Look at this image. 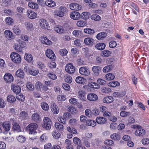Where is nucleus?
<instances>
[{"instance_id":"4be33fe9","label":"nucleus","mask_w":149,"mask_h":149,"mask_svg":"<svg viewBox=\"0 0 149 149\" xmlns=\"http://www.w3.org/2000/svg\"><path fill=\"white\" fill-rule=\"evenodd\" d=\"M54 31L57 33H62L64 32L65 30L63 27L59 25H57L54 28Z\"/></svg>"},{"instance_id":"393cba45","label":"nucleus","mask_w":149,"mask_h":149,"mask_svg":"<svg viewBox=\"0 0 149 149\" xmlns=\"http://www.w3.org/2000/svg\"><path fill=\"white\" fill-rule=\"evenodd\" d=\"M31 119L35 122H37L40 121V116L38 113H35L32 115Z\"/></svg>"},{"instance_id":"09e8293b","label":"nucleus","mask_w":149,"mask_h":149,"mask_svg":"<svg viewBox=\"0 0 149 149\" xmlns=\"http://www.w3.org/2000/svg\"><path fill=\"white\" fill-rule=\"evenodd\" d=\"M13 32L16 34H19L20 33V31L18 25H15L13 26Z\"/></svg>"},{"instance_id":"f704fd0d","label":"nucleus","mask_w":149,"mask_h":149,"mask_svg":"<svg viewBox=\"0 0 149 149\" xmlns=\"http://www.w3.org/2000/svg\"><path fill=\"white\" fill-rule=\"evenodd\" d=\"M75 81L77 83L82 84L84 83L85 80L83 77L78 76L76 78Z\"/></svg>"},{"instance_id":"dca6fc26","label":"nucleus","mask_w":149,"mask_h":149,"mask_svg":"<svg viewBox=\"0 0 149 149\" xmlns=\"http://www.w3.org/2000/svg\"><path fill=\"white\" fill-rule=\"evenodd\" d=\"M11 88L13 92L17 94H19L21 91V88L18 86L12 85L11 86Z\"/></svg>"},{"instance_id":"7ed1b4c3","label":"nucleus","mask_w":149,"mask_h":149,"mask_svg":"<svg viewBox=\"0 0 149 149\" xmlns=\"http://www.w3.org/2000/svg\"><path fill=\"white\" fill-rule=\"evenodd\" d=\"M67 11V8L65 7L61 6L59 7L58 10L54 12V15L61 17L64 16Z\"/></svg>"},{"instance_id":"9b49d317","label":"nucleus","mask_w":149,"mask_h":149,"mask_svg":"<svg viewBox=\"0 0 149 149\" xmlns=\"http://www.w3.org/2000/svg\"><path fill=\"white\" fill-rule=\"evenodd\" d=\"M46 56L51 59H53L55 58L56 56L53 52L50 49H47L46 51Z\"/></svg>"},{"instance_id":"c85d7f7f","label":"nucleus","mask_w":149,"mask_h":149,"mask_svg":"<svg viewBox=\"0 0 149 149\" xmlns=\"http://www.w3.org/2000/svg\"><path fill=\"white\" fill-rule=\"evenodd\" d=\"M41 42L42 43L47 45H50L52 44V42L45 37H43L42 38Z\"/></svg>"},{"instance_id":"2f4dec72","label":"nucleus","mask_w":149,"mask_h":149,"mask_svg":"<svg viewBox=\"0 0 149 149\" xmlns=\"http://www.w3.org/2000/svg\"><path fill=\"white\" fill-rule=\"evenodd\" d=\"M113 68V66L112 65H107L104 67L103 69L104 72H107L112 70Z\"/></svg>"},{"instance_id":"aec40b11","label":"nucleus","mask_w":149,"mask_h":149,"mask_svg":"<svg viewBox=\"0 0 149 149\" xmlns=\"http://www.w3.org/2000/svg\"><path fill=\"white\" fill-rule=\"evenodd\" d=\"M24 58L27 62L29 63H32L33 61L32 56L30 54L25 53Z\"/></svg>"},{"instance_id":"49530a36","label":"nucleus","mask_w":149,"mask_h":149,"mask_svg":"<svg viewBox=\"0 0 149 149\" xmlns=\"http://www.w3.org/2000/svg\"><path fill=\"white\" fill-rule=\"evenodd\" d=\"M111 54V52L108 50H104L101 53L102 56L104 57L109 56Z\"/></svg>"},{"instance_id":"6e6d98bb","label":"nucleus","mask_w":149,"mask_h":149,"mask_svg":"<svg viewBox=\"0 0 149 149\" xmlns=\"http://www.w3.org/2000/svg\"><path fill=\"white\" fill-rule=\"evenodd\" d=\"M91 19L95 21H97L101 19V17L98 15L94 14L92 15L91 17Z\"/></svg>"},{"instance_id":"0e129e2a","label":"nucleus","mask_w":149,"mask_h":149,"mask_svg":"<svg viewBox=\"0 0 149 149\" xmlns=\"http://www.w3.org/2000/svg\"><path fill=\"white\" fill-rule=\"evenodd\" d=\"M52 135L53 137L56 139L59 138L60 136V133L58 132H56V131H54L52 133Z\"/></svg>"},{"instance_id":"1a4fd4ad","label":"nucleus","mask_w":149,"mask_h":149,"mask_svg":"<svg viewBox=\"0 0 149 149\" xmlns=\"http://www.w3.org/2000/svg\"><path fill=\"white\" fill-rule=\"evenodd\" d=\"M4 80L7 83H10L13 80V77L11 74L8 73L6 74L3 77Z\"/></svg>"},{"instance_id":"c756f323","label":"nucleus","mask_w":149,"mask_h":149,"mask_svg":"<svg viewBox=\"0 0 149 149\" xmlns=\"http://www.w3.org/2000/svg\"><path fill=\"white\" fill-rule=\"evenodd\" d=\"M3 128L6 131H8L10 129V125L8 122L3 123L2 124Z\"/></svg>"},{"instance_id":"603ef678","label":"nucleus","mask_w":149,"mask_h":149,"mask_svg":"<svg viewBox=\"0 0 149 149\" xmlns=\"http://www.w3.org/2000/svg\"><path fill=\"white\" fill-rule=\"evenodd\" d=\"M19 116L22 119L27 118L28 117V114L26 111H22L19 114Z\"/></svg>"},{"instance_id":"423d86ee","label":"nucleus","mask_w":149,"mask_h":149,"mask_svg":"<svg viewBox=\"0 0 149 149\" xmlns=\"http://www.w3.org/2000/svg\"><path fill=\"white\" fill-rule=\"evenodd\" d=\"M65 71L68 73L72 74L75 71L74 67L72 64H68L65 67Z\"/></svg>"},{"instance_id":"ea45409f","label":"nucleus","mask_w":149,"mask_h":149,"mask_svg":"<svg viewBox=\"0 0 149 149\" xmlns=\"http://www.w3.org/2000/svg\"><path fill=\"white\" fill-rule=\"evenodd\" d=\"M41 106L42 109L45 111H48L49 109V106L48 104L45 102L41 103Z\"/></svg>"},{"instance_id":"c9c22d12","label":"nucleus","mask_w":149,"mask_h":149,"mask_svg":"<svg viewBox=\"0 0 149 149\" xmlns=\"http://www.w3.org/2000/svg\"><path fill=\"white\" fill-rule=\"evenodd\" d=\"M15 74L18 77L21 78H23L24 75V73L23 70L19 69L16 72Z\"/></svg>"},{"instance_id":"864d4df0","label":"nucleus","mask_w":149,"mask_h":149,"mask_svg":"<svg viewBox=\"0 0 149 149\" xmlns=\"http://www.w3.org/2000/svg\"><path fill=\"white\" fill-rule=\"evenodd\" d=\"M55 126L56 129L59 130H62L63 129V126L59 123H56Z\"/></svg>"},{"instance_id":"412c9836","label":"nucleus","mask_w":149,"mask_h":149,"mask_svg":"<svg viewBox=\"0 0 149 149\" xmlns=\"http://www.w3.org/2000/svg\"><path fill=\"white\" fill-rule=\"evenodd\" d=\"M40 26L43 29L46 28L48 26V23L45 19H40L39 21Z\"/></svg>"},{"instance_id":"de8ad7c7","label":"nucleus","mask_w":149,"mask_h":149,"mask_svg":"<svg viewBox=\"0 0 149 149\" xmlns=\"http://www.w3.org/2000/svg\"><path fill=\"white\" fill-rule=\"evenodd\" d=\"M86 124L87 125L92 126V127L95 126L96 124L95 121L91 120H89L86 121Z\"/></svg>"},{"instance_id":"774afa93","label":"nucleus","mask_w":149,"mask_h":149,"mask_svg":"<svg viewBox=\"0 0 149 149\" xmlns=\"http://www.w3.org/2000/svg\"><path fill=\"white\" fill-rule=\"evenodd\" d=\"M120 116L122 117H126L130 115V113L125 111H121L120 113Z\"/></svg>"},{"instance_id":"2eb2a0df","label":"nucleus","mask_w":149,"mask_h":149,"mask_svg":"<svg viewBox=\"0 0 149 149\" xmlns=\"http://www.w3.org/2000/svg\"><path fill=\"white\" fill-rule=\"evenodd\" d=\"M4 34L6 37L10 40L13 39L15 38V36L13 33L9 30H7L4 32Z\"/></svg>"},{"instance_id":"b1692460","label":"nucleus","mask_w":149,"mask_h":149,"mask_svg":"<svg viewBox=\"0 0 149 149\" xmlns=\"http://www.w3.org/2000/svg\"><path fill=\"white\" fill-rule=\"evenodd\" d=\"M106 46L105 44L103 43H98L96 44L94 47L97 49L99 50H103Z\"/></svg>"},{"instance_id":"0eeeda50","label":"nucleus","mask_w":149,"mask_h":149,"mask_svg":"<svg viewBox=\"0 0 149 149\" xmlns=\"http://www.w3.org/2000/svg\"><path fill=\"white\" fill-rule=\"evenodd\" d=\"M79 73L81 75L84 76H88L90 74L89 70L86 67H81L79 70Z\"/></svg>"},{"instance_id":"bb28decb","label":"nucleus","mask_w":149,"mask_h":149,"mask_svg":"<svg viewBox=\"0 0 149 149\" xmlns=\"http://www.w3.org/2000/svg\"><path fill=\"white\" fill-rule=\"evenodd\" d=\"M94 41V40L89 37L85 38L84 40V42L86 45L92 46Z\"/></svg>"},{"instance_id":"f03ea898","label":"nucleus","mask_w":149,"mask_h":149,"mask_svg":"<svg viewBox=\"0 0 149 149\" xmlns=\"http://www.w3.org/2000/svg\"><path fill=\"white\" fill-rule=\"evenodd\" d=\"M11 60L14 63H19L21 61V58L20 56L17 53L13 52L10 55Z\"/></svg>"},{"instance_id":"5fc2aeb1","label":"nucleus","mask_w":149,"mask_h":149,"mask_svg":"<svg viewBox=\"0 0 149 149\" xmlns=\"http://www.w3.org/2000/svg\"><path fill=\"white\" fill-rule=\"evenodd\" d=\"M73 140L74 143L77 145V146H78L81 144V140L77 137H74L73 139Z\"/></svg>"},{"instance_id":"20e7f679","label":"nucleus","mask_w":149,"mask_h":149,"mask_svg":"<svg viewBox=\"0 0 149 149\" xmlns=\"http://www.w3.org/2000/svg\"><path fill=\"white\" fill-rule=\"evenodd\" d=\"M37 127L38 125L36 123H33L28 125L26 127V129L30 134H32L36 132V130Z\"/></svg>"},{"instance_id":"a878e982","label":"nucleus","mask_w":149,"mask_h":149,"mask_svg":"<svg viewBox=\"0 0 149 149\" xmlns=\"http://www.w3.org/2000/svg\"><path fill=\"white\" fill-rule=\"evenodd\" d=\"M92 69L95 74L97 76L99 74L101 70V68L97 66H93Z\"/></svg>"},{"instance_id":"4d7b16f0","label":"nucleus","mask_w":149,"mask_h":149,"mask_svg":"<svg viewBox=\"0 0 149 149\" xmlns=\"http://www.w3.org/2000/svg\"><path fill=\"white\" fill-rule=\"evenodd\" d=\"M69 123L70 125L74 126L77 124V120L75 118L71 119L69 120Z\"/></svg>"},{"instance_id":"3c124183","label":"nucleus","mask_w":149,"mask_h":149,"mask_svg":"<svg viewBox=\"0 0 149 149\" xmlns=\"http://www.w3.org/2000/svg\"><path fill=\"white\" fill-rule=\"evenodd\" d=\"M67 130L69 132L72 133L73 134H76L77 133V130L72 127H67Z\"/></svg>"},{"instance_id":"5701e85b","label":"nucleus","mask_w":149,"mask_h":149,"mask_svg":"<svg viewBox=\"0 0 149 149\" xmlns=\"http://www.w3.org/2000/svg\"><path fill=\"white\" fill-rule=\"evenodd\" d=\"M78 97L82 101H85L86 98L85 97V93L83 91H79L78 93Z\"/></svg>"},{"instance_id":"e433bc0d","label":"nucleus","mask_w":149,"mask_h":149,"mask_svg":"<svg viewBox=\"0 0 149 149\" xmlns=\"http://www.w3.org/2000/svg\"><path fill=\"white\" fill-rule=\"evenodd\" d=\"M120 85V83L117 81H111L108 84L109 86L113 87H114L117 86H119Z\"/></svg>"},{"instance_id":"13d9d810","label":"nucleus","mask_w":149,"mask_h":149,"mask_svg":"<svg viewBox=\"0 0 149 149\" xmlns=\"http://www.w3.org/2000/svg\"><path fill=\"white\" fill-rule=\"evenodd\" d=\"M83 143V144L86 147L88 148L90 147V143L88 140L86 138L84 139Z\"/></svg>"},{"instance_id":"4c0bfd02","label":"nucleus","mask_w":149,"mask_h":149,"mask_svg":"<svg viewBox=\"0 0 149 149\" xmlns=\"http://www.w3.org/2000/svg\"><path fill=\"white\" fill-rule=\"evenodd\" d=\"M28 5L30 8L32 9H36L38 8V4L33 2H29Z\"/></svg>"},{"instance_id":"9d476101","label":"nucleus","mask_w":149,"mask_h":149,"mask_svg":"<svg viewBox=\"0 0 149 149\" xmlns=\"http://www.w3.org/2000/svg\"><path fill=\"white\" fill-rule=\"evenodd\" d=\"M70 17L74 20H78L80 18V14L78 12L74 11L71 12L70 14Z\"/></svg>"},{"instance_id":"052dcab7","label":"nucleus","mask_w":149,"mask_h":149,"mask_svg":"<svg viewBox=\"0 0 149 149\" xmlns=\"http://www.w3.org/2000/svg\"><path fill=\"white\" fill-rule=\"evenodd\" d=\"M47 76L50 79L55 80L57 78L56 76L54 74L52 73H49L47 74Z\"/></svg>"},{"instance_id":"338daca9","label":"nucleus","mask_w":149,"mask_h":149,"mask_svg":"<svg viewBox=\"0 0 149 149\" xmlns=\"http://www.w3.org/2000/svg\"><path fill=\"white\" fill-rule=\"evenodd\" d=\"M17 140L19 142L22 143L24 142L25 141V137L22 135L19 136L17 138Z\"/></svg>"},{"instance_id":"37998d69","label":"nucleus","mask_w":149,"mask_h":149,"mask_svg":"<svg viewBox=\"0 0 149 149\" xmlns=\"http://www.w3.org/2000/svg\"><path fill=\"white\" fill-rule=\"evenodd\" d=\"M7 100L9 102H13L15 101L16 99L14 96L11 95H10L8 96Z\"/></svg>"},{"instance_id":"6ab92c4d","label":"nucleus","mask_w":149,"mask_h":149,"mask_svg":"<svg viewBox=\"0 0 149 149\" xmlns=\"http://www.w3.org/2000/svg\"><path fill=\"white\" fill-rule=\"evenodd\" d=\"M114 99L111 96H109L104 97L103 99V102L106 103H110L113 102Z\"/></svg>"},{"instance_id":"cd10ccee","label":"nucleus","mask_w":149,"mask_h":149,"mask_svg":"<svg viewBox=\"0 0 149 149\" xmlns=\"http://www.w3.org/2000/svg\"><path fill=\"white\" fill-rule=\"evenodd\" d=\"M107 33L104 32L99 33L96 36L98 40H102L106 37Z\"/></svg>"},{"instance_id":"f3484780","label":"nucleus","mask_w":149,"mask_h":149,"mask_svg":"<svg viewBox=\"0 0 149 149\" xmlns=\"http://www.w3.org/2000/svg\"><path fill=\"white\" fill-rule=\"evenodd\" d=\"M107 119L105 118L101 117H97L96 118V122L99 124H104L106 123Z\"/></svg>"},{"instance_id":"bf43d9fd","label":"nucleus","mask_w":149,"mask_h":149,"mask_svg":"<svg viewBox=\"0 0 149 149\" xmlns=\"http://www.w3.org/2000/svg\"><path fill=\"white\" fill-rule=\"evenodd\" d=\"M25 25L26 28L27 29H29L32 28L33 27V25L32 24L29 22H25L24 23Z\"/></svg>"},{"instance_id":"a18cd8bd","label":"nucleus","mask_w":149,"mask_h":149,"mask_svg":"<svg viewBox=\"0 0 149 149\" xmlns=\"http://www.w3.org/2000/svg\"><path fill=\"white\" fill-rule=\"evenodd\" d=\"M27 88L31 91H33L34 89V86L31 82H27L26 84Z\"/></svg>"},{"instance_id":"39448f33","label":"nucleus","mask_w":149,"mask_h":149,"mask_svg":"<svg viewBox=\"0 0 149 149\" xmlns=\"http://www.w3.org/2000/svg\"><path fill=\"white\" fill-rule=\"evenodd\" d=\"M134 134L136 136H142L145 134L146 132L144 129H142L140 127L136 129L134 132Z\"/></svg>"},{"instance_id":"f257e3e1","label":"nucleus","mask_w":149,"mask_h":149,"mask_svg":"<svg viewBox=\"0 0 149 149\" xmlns=\"http://www.w3.org/2000/svg\"><path fill=\"white\" fill-rule=\"evenodd\" d=\"M52 121L48 117H45L43 119V124L42 125L43 127L46 130H49L51 127Z\"/></svg>"},{"instance_id":"58836bf2","label":"nucleus","mask_w":149,"mask_h":149,"mask_svg":"<svg viewBox=\"0 0 149 149\" xmlns=\"http://www.w3.org/2000/svg\"><path fill=\"white\" fill-rule=\"evenodd\" d=\"M110 138L116 141L119 140L120 138V135L117 133H114L110 136Z\"/></svg>"},{"instance_id":"4468645a","label":"nucleus","mask_w":149,"mask_h":149,"mask_svg":"<svg viewBox=\"0 0 149 149\" xmlns=\"http://www.w3.org/2000/svg\"><path fill=\"white\" fill-rule=\"evenodd\" d=\"M51 109L53 113L57 114L59 112V110L57 106L54 103H51Z\"/></svg>"},{"instance_id":"a19ab883","label":"nucleus","mask_w":149,"mask_h":149,"mask_svg":"<svg viewBox=\"0 0 149 149\" xmlns=\"http://www.w3.org/2000/svg\"><path fill=\"white\" fill-rule=\"evenodd\" d=\"M68 111L72 114H75L77 113L76 109L72 106H70L68 108Z\"/></svg>"},{"instance_id":"8fccbe9b","label":"nucleus","mask_w":149,"mask_h":149,"mask_svg":"<svg viewBox=\"0 0 149 149\" xmlns=\"http://www.w3.org/2000/svg\"><path fill=\"white\" fill-rule=\"evenodd\" d=\"M16 97L17 100L22 102H24V97L22 93H20L19 94H17L16 96Z\"/></svg>"},{"instance_id":"ddd939ff","label":"nucleus","mask_w":149,"mask_h":149,"mask_svg":"<svg viewBox=\"0 0 149 149\" xmlns=\"http://www.w3.org/2000/svg\"><path fill=\"white\" fill-rule=\"evenodd\" d=\"M26 15L29 18L31 19L36 18L37 17L36 13L31 10H27Z\"/></svg>"},{"instance_id":"e2e57ef3","label":"nucleus","mask_w":149,"mask_h":149,"mask_svg":"<svg viewBox=\"0 0 149 149\" xmlns=\"http://www.w3.org/2000/svg\"><path fill=\"white\" fill-rule=\"evenodd\" d=\"M85 23L84 21L80 20L78 21L77 23V26L79 27L84 26H85Z\"/></svg>"},{"instance_id":"6e6552de","label":"nucleus","mask_w":149,"mask_h":149,"mask_svg":"<svg viewBox=\"0 0 149 149\" xmlns=\"http://www.w3.org/2000/svg\"><path fill=\"white\" fill-rule=\"evenodd\" d=\"M69 7L70 9L76 11L80 10L82 8V6L81 5L76 3L70 4Z\"/></svg>"},{"instance_id":"69168bd1","label":"nucleus","mask_w":149,"mask_h":149,"mask_svg":"<svg viewBox=\"0 0 149 149\" xmlns=\"http://www.w3.org/2000/svg\"><path fill=\"white\" fill-rule=\"evenodd\" d=\"M81 18L83 19H86L88 18V12H83L81 14Z\"/></svg>"},{"instance_id":"680f3d73","label":"nucleus","mask_w":149,"mask_h":149,"mask_svg":"<svg viewBox=\"0 0 149 149\" xmlns=\"http://www.w3.org/2000/svg\"><path fill=\"white\" fill-rule=\"evenodd\" d=\"M5 21L8 24H11L13 22V19L11 17H8L6 18Z\"/></svg>"},{"instance_id":"72a5a7b5","label":"nucleus","mask_w":149,"mask_h":149,"mask_svg":"<svg viewBox=\"0 0 149 149\" xmlns=\"http://www.w3.org/2000/svg\"><path fill=\"white\" fill-rule=\"evenodd\" d=\"M45 4L49 7H52L56 6L55 2L52 0H47L45 2Z\"/></svg>"},{"instance_id":"c03bdc74","label":"nucleus","mask_w":149,"mask_h":149,"mask_svg":"<svg viewBox=\"0 0 149 149\" xmlns=\"http://www.w3.org/2000/svg\"><path fill=\"white\" fill-rule=\"evenodd\" d=\"M106 79L108 80H112L114 79L115 76L114 75L111 73H108L105 75Z\"/></svg>"},{"instance_id":"f8f14e48","label":"nucleus","mask_w":149,"mask_h":149,"mask_svg":"<svg viewBox=\"0 0 149 149\" xmlns=\"http://www.w3.org/2000/svg\"><path fill=\"white\" fill-rule=\"evenodd\" d=\"M87 98L88 100L91 101H95L98 99V96L94 93H90L88 94Z\"/></svg>"},{"instance_id":"79ce46f5","label":"nucleus","mask_w":149,"mask_h":149,"mask_svg":"<svg viewBox=\"0 0 149 149\" xmlns=\"http://www.w3.org/2000/svg\"><path fill=\"white\" fill-rule=\"evenodd\" d=\"M84 33L90 35L93 34L95 33L94 30L88 28L85 29L84 30Z\"/></svg>"},{"instance_id":"a211bd4d","label":"nucleus","mask_w":149,"mask_h":149,"mask_svg":"<svg viewBox=\"0 0 149 149\" xmlns=\"http://www.w3.org/2000/svg\"><path fill=\"white\" fill-rule=\"evenodd\" d=\"M13 125L12 127V131L17 132L21 131L20 127L18 123L15 122L13 124Z\"/></svg>"},{"instance_id":"7c9ffc66","label":"nucleus","mask_w":149,"mask_h":149,"mask_svg":"<svg viewBox=\"0 0 149 149\" xmlns=\"http://www.w3.org/2000/svg\"><path fill=\"white\" fill-rule=\"evenodd\" d=\"M88 85L89 87L91 88L97 89L100 87L99 85L94 82H90L88 83Z\"/></svg>"},{"instance_id":"473e14b6","label":"nucleus","mask_w":149,"mask_h":149,"mask_svg":"<svg viewBox=\"0 0 149 149\" xmlns=\"http://www.w3.org/2000/svg\"><path fill=\"white\" fill-rule=\"evenodd\" d=\"M66 148L68 149H73V147L71 143V141L68 139H66L65 141Z\"/></svg>"}]
</instances>
